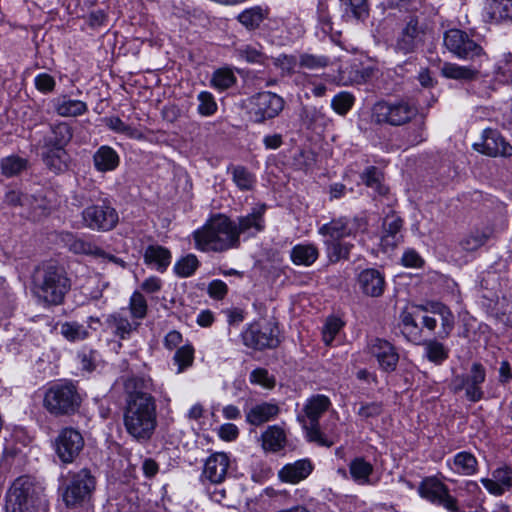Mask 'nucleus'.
<instances>
[{"mask_svg":"<svg viewBox=\"0 0 512 512\" xmlns=\"http://www.w3.org/2000/svg\"><path fill=\"white\" fill-rule=\"evenodd\" d=\"M151 380L129 377L124 381L126 406L123 422L127 433L137 442L149 441L157 427V405L150 393Z\"/></svg>","mask_w":512,"mask_h":512,"instance_id":"f257e3e1","label":"nucleus"},{"mask_svg":"<svg viewBox=\"0 0 512 512\" xmlns=\"http://www.w3.org/2000/svg\"><path fill=\"white\" fill-rule=\"evenodd\" d=\"M194 240L196 247L205 252H223L240 245L235 222L223 214L212 216L202 229L195 231Z\"/></svg>","mask_w":512,"mask_h":512,"instance_id":"f03ea898","label":"nucleus"},{"mask_svg":"<svg viewBox=\"0 0 512 512\" xmlns=\"http://www.w3.org/2000/svg\"><path fill=\"white\" fill-rule=\"evenodd\" d=\"M366 229V222L363 218H339L322 225L319 234L324 239L326 253L333 263L341 259H348L353 244L343 241L345 237L354 236L359 231Z\"/></svg>","mask_w":512,"mask_h":512,"instance_id":"7ed1b4c3","label":"nucleus"},{"mask_svg":"<svg viewBox=\"0 0 512 512\" xmlns=\"http://www.w3.org/2000/svg\"><path fill=\"white\" fill-rule=\"evenodd\" d=\"M47 499L44 488L30 476L18 477L7 493V512H44Z\"/></svg>","mask_w":512,"mask_h":512,"instance_id":"20e7f679","label":"nucleus"},{"mask_svg":"<svg viewBox=\"0 0 512 512\" xmlns=\"http://www.w3.org/2000/svg\"><path fill=\"white\" fill-rule=\"evenodd\" d=\"M70 289V281L62 268L47 265L34 276V295L47 305H59Z\"/></svg>","mask_w":512,"mask_h":512,"instance_id":"39448f33","label":"nucleus"},{"mask_svg":"<svg viewBox=\"0 0 512 512\" xmlns=\"http://www.w3.org/2000/svg\"><path fill=\"white\" fill-rule=\"evenodd\" d=\"M82 397L77 386L64 382L51 386L44 394L43 406L53 416H70L78 412Z\"/></svg>","mask_w":512,"mask_h":512,"instance_id":"423d86ee","label":"nucleus"},{"mask_svg":"<svg viewBox=\"0 0 512 512\" xmlns=\"http://www.w3.org/2000/svg\"><path fill=\"white\" fill-rule=\"evenodd\" d=\"M417 114L416 104L409 99L380 100L371 109V119L379 125L402 126L409 123Z\"/></svg>","mask_w":512,"mask_h":512,"instance_id":"0eeeda50","label":"nucleus"},{"mask_svg":"<svg viewBox=\"0 0 512 512\" xmlns=\"http://www.w3.org/2000/svg\"><path fill=\"white\" fill-rule=\"evenodd\" d=\"M330 400L324 395H316L310 398L304 407L305 414L310 421L309 426L304 425L309 441L320 446L331 447L338 441V434L326 436L321 432L319 418L328 410Z\"/></svg>","mask_w":512,"mask_h":512,"instance_id":"6e6552de","label":"nucleus"},{"mask_svg":"<svg viewBox=\"0 0 512 512\" xmlns=\"http://www.w3.org/2000/svg\"><path fill=\"white\" fill-rule=\"evenodd\" d=\"M95 488V478L88 469L68 473L62 484L66 506L74 507L88 499Z\"/></svg>","mask_w":512,"mask_h":512,"instance_id":"1a4fd4ad","label":"nucleus"},{"mask_svg":"<svg viewBox=\"0 0 512 512\" xmlns=\"http://www.w3.org/2000/svg\"><path fill=\"white\" fill-rule=\"evenodd\" d=\"M486 379V370L481 363H473L467 375H456L450 383V389L454 393L465 390L468 400L478 402L484 397L481 384Z\"/></svg>","mask_w":512,"mask_h":512,"instance_id":"9d476101","label":"nucleus"},{"mask_svg":"<svg viewBox=\"0 0 512 512\" xmlns=\"http://www.w3.org/2000/svg\"><path fill=\"white\" fill-rule=\"evenodd\" d=\"M420 496L450 512H463L457 499L450 495L448 487L436 477H426L418 487Z\"/></svg>","mask_w":512,"mask_h":512,"instance_id":"9b49d317","label":"nucleus"},{"mask_svg":"<svg viewBox=\"0 0 512 512\" xmlns=\"http://www.w3.org/2000/svg\"><path fill=\"white\" fill-rule=\"evenodd\" d=\"M444 45L459 58L473 60L484 55L483 48L460 29H450L444 35Z\"/></svg>","mask_w":512,"mask_h":512,"instance_id":"f8f14e48","label":"nucleus"},{"mask_svg":"<svg viewBox=\"0 0 512 512\" xmlns=\"http://www.w3.org/2000/svg\"><path fill=\"white\" fill-rule=\"evenodd\" d=\"M84 225L96 231H110L117 225L119 216L117 211L106 203L86 207L82 211Z\"/></svg>","mask_w":512,"mask_h":512,"instance_id":"ddd939ff","label":"nucleus"},{"mask_svg":"<svg viewBox=\"0 0 512 512\" xmlns=\"http://www.w3.org/2000/svg\"><path fill=\"white\" fill-rule=\"evenodd\" d=\"M84 448V438L72 427L63 428L55 439V452L64 464L73 463Z\"/></svg>","mask_w":512,"mask_h":512,"instance_id":"4468645a","label":"nucleus"},{"mask_svg":"<svg viewBox=\"0 0 512 512\" xmlns=\"http://www.w3.org/2000/svg\"><path fill=\"white\" fill-rule=\"evenodd\" d=\"M426 28L415 16H409L401 29L395 44L397 52L409 54L424 44Z\"/></svg>","mask_w":512,"mask_h":512,"instance_id":"2eb2a0df","label":"nucleus"},{"mask_svg":"<svg viewBox=\"0 0 512 512\" xmlns=\"http://www.w3.org/2000/svg\"><path fill=\"white\" fill-rule=\"evenodd\" d=\"M250 114L255 122L262 123L276 117L284 107V100L272 92H261L251 98Z\"/></svg>","mask_w":512,"mask_h":512,"instance_id":"dca6fc26","label":"nucleus"},{"mask_svg":"<svg viewBox=\"0 0 512 512\" xmlns=\"http://www.w3.org/2000/svg\"><path fill=\"white\" fill-rule=\"evenodd\" d=\"M243 341L247 347L258 350L276 348L279 344L278 329L270 322L252 325L243 333Z\"/></svg>","mask_w":512,"mask_h":512,"instance_id":"f3484780","label":"nucleus"},{"mask_svg":"<svg viewBox=\"0 0 512 512\" xmlns=\"http://www.w3.org/2000/svg\"><path fill=\"white\" fill-rule=\"evenodd\" d=\"M473 148L490 157H510L512 155V146L498 131L493 129L484 130L482 142L475 143Z\"/></svg>","mask_w":512,"mask_h":512,"instance_id":"a211bd4d","label":"nucleus"},{"mask_svg":"<svg viewBox=\"0 0 512 512\" xmlns=\"http://www.w3.org/2000/svg\"><path fill=\"white\" fill-rule=\"evenodd\" d=\"M371 353L384 371L391 372L396 369L399 355L390 342L379 338L375 339L371 344Z\"/></svg>","mask_w":512,"mask_h":512,"instance_id":"6ab92c4d","label":"nucleus"},{"mask_svg":"<svg viewBox=\"0 0 512 512\" xmlns=\"http://www.w3.org/2000/svg\"><path fill=\"white\" fill-rule=\"evenodd\" d=\"M402 219L394 212L389 213L382 223L381 245L387 251L394 249L402 240Z\"/></svg>","mask_w":512,"mask_h":512,"instance_id":"aec40b11","label":"nucleus"},{"mask_svg":"<svg viewBox=\"0 0 512 512\" xmlns=\"http://www.w3.org/2000/svg\"><path fill=\"white\" fill-rule=\"evenodd\" d=\"M266 211V205L261 204L254 207L246 216L238 217V222L235 223L236 234L240 238V234H247L254 236L264 229V213Z\"/></svg>","mask_w":512,"mask_h":512,"instance_id":"412c9836","label":"nucleus"},{"mask_svg":"<svg viewBox=\"0 0 512 512\" xmlns=\"http://www.w3.org/2000/svg\"><path fill=\"white\" fill-rule=\"evenodd\" d=\"M229 467V457L227 454L218 452L212 454L205 462L203 475L211 483H221L226 475Z\"/></svg>","mask_w":512,"mask_h":512,"instance_id":"4be33fe9","label":"nucleus"},{"mask_svg":"<svg viewBox=\"0 0 512 512\" xmlns=\"http://www.w3.org/2000/svg\"><path fill=\"white\" fill-rule=\"evenodd\" d=\"M62 241L66 247L75 254H84L95 257H105L106 253L98 247L94 242L76 237L72 233L62 234Z\"/></svg>","mask_w":512,"mask_h":512,"instance_id":"5701e85b","label":"nucleus"},{"mask_svg":"<svg viewBox=\"0 0 512 512\" xmlns=\"http://www.w3.org/2000/svg\"><path fill=\"white\" fill-rule=\"evenodd\" d=\"M358 282L363 293L368 296L378 297L384 291V277L376 269L363 270L358 276Z\"/></svg>","mask_w":512,"mask_h":512,"instance_id":"b1692460","label":"nucleus"},{"mask_svg":"<svg viewBox=\"0 0 512 512\" xmlns=\"http://www.w3.org/2000/svg\"><path fill=\"white\" fill-rule=\"evenodd\" d=\"M73 130L69 124L59 122L50 125V131L43 138V147L65 148L71 141ZM59 151V149H57Z\"/></svg>","mask_w":512,"mask_h":512,"instance_id":"393cba45","label":"nucleus"},{"mask_svg":"<svg viewBox=\"0 0 512 512\" xmlns=\"http://www.w3.org/2000/svg\"><path fill=\"white\" fill-rule=\"evenodd\" d=\"M313 466L309 460H298L285 465L278 473L281 481L287 483H298L306 479L312 472Z\"/></svg>","mask_w":512,"mask_h":512,"instance_id":"a878e982","label":"nucleus"},{"mask_svg":"<svg viewBox=\"0 0 512 512\" xmlns=\"http://www.w3.org/2000/svg\"><path fill=\"white\" fill-rule=\"evenodd\" d=\"M105 323L107 328L120 339H128L140 325V323L136 321L130 322L120 312L108 315Z\"/></svg>","mask_w":512,"mask_h":512,"instance_id":"bb28decb","label":"nucleus"},{"mask_svg":"<svg viewBox=\"0 0 512 512\" xmlns=\"http://www.w3.org/2000/svg\"><path fill=\"white\" fill-rule=\"evenodd\" d=\"M491 236V229H474L459 240L458 246L463 252L473 253L483 247Z\"/></svg>","mask_w":512,"mask_h":512,"instance_id":"cd10ccee","label":"nucleus"},{"mask_svg":"<svg viewBox=\"0 0 512 512\" xmlns=\"http://www.w3.org/2000/svg\"><path fill=\"white\" fill-rule=\"evenodd\" d=\"M53 107L58 115L62 117H76L87 112V104L80 100H72L66 96L53 100Z\"/></svg>","mask_w":512,"mask_h":512,"instance_id":"c85d7f7f","label":"nucleus"},{"mask_svg":"<svg viewBox=\"0 0 512 512\" xmlns=\"http://www.w3.org/2000/svg\"><path fill=\"white\" fill-rule=\"evenodd\" d=\"M144 261L148 265H154L158 271L164 272L171 263V253L163 246L149 245L144 253Z\"/></svg>","mask_w":512,"mask_h":512,"instance_id":"c756f323","label":"nucleus"},{"mask_svg":"<svg viewBox=\"0 0 512 512\" xmlns=\"http://www.w3.org/2000/svg\"><path fill=\"white\" fill-rule=\"evenodd\" d=\"M424 348V356L435 365H441L449 357V349L437 339H428L423 342H415Z\"/></svg>","mask_w":512,"mask_h":512,"instance_id":"7c9ffc66","label":"nucleus"},{"mask_svg":"<svg viewBox=\"0 0 512 512\" xmlns=\"http://www.w3.org/2000/svg\"><path fill=\"white\" fill-rule=\"evenodd\" d=\"M278 412L279 407L276 404L261 403L247 412L246 419L250 424L258 426L275 417Z\"/></svg>","mask_w":512,"mask_h":512,"instance_id":"2f4dec72","label":"nucleus"},{"mask_svg":"<svg viewBox=\"0 0 512 512\" xmlns=\"http://www.w3.org/2000/svg\"><path fill=\"white\" fill-rule=\"evenodd\" d=\"M94 165L98 171L106 172L114 170L119 164V156L109 146H101L93 157Z\"/></svg>","mask_w":512,"mask_h":512,"instance_id":"473e14b6","label":"nucleus"},{"mask_svg":"<svg viewBox=\"0 0 512 512\" xmlns=\"http://www.w3.org/2000/svg\"><path fill=\"white\" fill-rule=\"evenodd\" d=\"M228 172L232 175V181L241 191H251L256 184V178L246 167L231 165Z\"/></svg>","mask_w":512,"mask_h":512,"instance_id":"72a5a7b5","label":"nucleus"},{"mask_svg":"<svg viewBox=\"0 0 512 512\" xmlns=\"http://www.w3.org/2000/svg\"><path fill=\"white\" fill-rule=\"evenodd\" d=\"M452 468L461 475L471 476L477 472L478 461L472 453L462 451L454 456Z\"/></svg>","mask_w":512,"mask_h":512,"instance_id":"f704fd0d","label":"nucleus"},{"mask_svg":"<svg viewBox=\"0 0 512 512\" xmlns=\"http://www.w3.org/2000/svg\"><path fill=\"white\" fill-rule=\"evenodd\" d=\"M441 73L449 79L471 81L477 77L479 72L471 67L446 62L441 68Z\"/></svg>","mask_w":512,"mask_h":512,"instance_id":"c9c22d12","label":"nucleus"},{"mask_svg":"<svg viewBox=\"0 0 512 512\" xmlns=\"http://www.w3.org/2000/svg\"><path fill=\"white\" fill-rule=\"evenodd\" d=\"M285 442V433L278 426H271L262 434V446L265 450L277 452L284 447Z\"/></svg>","mask_w":512,"mask_h":512,"instance_id":"e433bc0d","label":"nucleus"},{"mask_svg":"<svg viewBox=\"0 0 512 512\" xmlns=\"http://www.w3.org/2000/svg\"><path fill=\"white\" fill-rule=\"evenodd\" d=\"M350 474L355 482L360 485L370 484V475L373 472V466L365 461L364 458L358 457L349 464Z\"/></svg>","mask_w":512,"mask_h":512,"instance_id":"4c0bfd02","label":"nucleus"},{"mask_svg":"<svg viewBox=\"0 0 512 512\" xmlns=\"http://www.w3.org/2000/svg\"><path fill=\"white\" fill-rule=\"evenodd\" d=\"M318 249L313 244L296 245L291 251V259L296 265L309 266L318 258Z\"/></svg>","mask_w":512,"mask_h":512,"instance_id":"58836bf2","label":"nucleus"},{"mask_svg":"<svg viewBox=\"0 0 512 512\" xmlns=\"http://www.w3.org/2000/svg\"><path fill=\"white\" fill-rule=\"evenodd\" d=\"M488 13L496 22L512 20V0H491Z\"/></svg>","mask_w":512,"mask_h":512,"instance_id":"ea45409f","label":"nucleus"},{"mask_svg":"<svg viewBox=\"0 0 512 512\" xmlns=\"http://www.w3.org/2000/svg\"><path fill=\"white\" fill-rule=\"evenodd\" d=\"M363 183L374 189L379 195L388 193V188L382 184V173L374 166L367 167L361 174Z\"/></svg>","mask_w":512,"mask_h":512,"instance_id":"a19ab883","label":"nucleus"},{"mask_svg":"<svg viewBox=\"0 0 512 512\" xmlns=\"http://www.w3.org/2000/svg\"><path fill=\"white\" fill-rule=\"evenodd\" d=\"M434 315L439 316L441 321V331L439 332V337L442 339L447 338L455 325V318L450 308L443 303H439L436 306V310H434Z\"/></svg>","mask_w":512,"mask_h":512,"instance_id":"79ce46f5","label":"nucleus"},{"mask_svg":"<svg viewBox=\"0 0 512 512\" xmlns=\"http://www.w3.org/2000/svg\"><path fill=\"white\" fill-rule=\"evenodd\" d=\"M28 161L17 155H11L1 160V171L6 177H13L27 168Z\"/></svg>","mask_w":512,"mask_h":512,"instance_id":"37998d69","label":"nucleus"},{"mask_svg":"<svg viewBox=\"0 0 512 512\" xmlns=\"http://www.w3.org/2000/svg\"><path fill=\"white\" fill-rule=\"evenodd\" d=\"M43 149L42 157L45 164L50 169L61 170L66 157L65 148H59V151L57 147H43Z\"/></svg>","mask_w":512,"mask_h":512,"instance_id":"c03bdc74","label":"nucleus"},{"mask_svg":"<svg viewBox=\"0 0 512 512\" xmlns=\"http://www.w3.org/2000/svg\"><path fill=\"white\" fill-rule=\"evenodd\" d=\"M265 19V13L261 7L247 9L238 15L239 22L247 29L254 30Z\"/></svg>","mask_w":512,"mask_h":512,"instance_id":"a18cd8bd","label":"nucleus"},{"mask_svg":"<svg viewBox=\"0 0 512 512\" xmlns=\"http://www.w3.org/2000/svg\"><path fill=\"white\" fill-rule=\"evenodd\" d=\"M416 312H409L407 310L402 311L400 315L401 324L403 326V334L411 341L416 342L420 339L418 325L415 320Z\"/></svg>","mask_w":512,"mask_h":512,"instance_id":"49530a36","label":"nucleus"},{"mask_svg":"<svg viewBox=\"0 0 512 512\" xmlns=\"http://www.w3.org/2000/svg\"><path fill=\"white\" fill-rule=\"evenodd\" d=\"M355 97L348 91H341L331 101V108L340 116H345L353 107Z\"/></svg>","mask_w":512,"mask_h":512,"instance_id":"de8ad7c7","label":"nucleus"},{"mask_svg":"<svg viewBox=\"0 0 512 512\" xmlns=\"http://www.w3.org/2000/svg\"><path fill=\"white\" fill-rule=\"evenodd\" d=\"M60 333L68 341L84 340L88 337V330L77 322H65L61 324Z\"/></svg>","mask_w":512,"mask_h":512,"instance_id":"09e8293b","label":"nucleus"},{"mask_svg":"<svg viewBox=\"0 0 512 512\" xmlns=\"http://www.w3.org/2000/svg\"><path fill=\"white\" fill-rule=\"evenodd\" d=\"M236 82V77L232 70L228 68L218 69L213 73L211 85L220 90H226L233 86Z\"/></svg>","mask_w":512,"mask_h":512,"instance_id":"8fccbe9b","label":"nucleus"},{"mask_svg":"<svg viewBox=\"0 0 512 512\" xmlns=\"http://www.w3.org/2000/svg\"><path fill=\"white\" fill-rule=\"evenodd\" d=\"M106 125L113 131L125 134L130 138L141 139L143 134L136 128L125 124L119 117H110L106 119Z\"/></svg>","mask_w":512,"mask_h":512,"instance_id":"3c124183","label":"nucleus"},{"mask_svg":"<svg viewBox=\"0 0 512 512\" xmlns=\"http://www.w3.org/2000/svg\"><path fill=\"white\" fill-rule=\"evenodd\" d=\"M199 265L197 257L193 254H189L181 258L174 266L175 273L180 277L191 276Z\"/></svg>","mask_w":512,"mask_h":512,"instance_id":"603ef678","label":"nucleus"},{"mask_svg":"<svg viewBox=\"0 0 512 512\" xmlns=\"http://www.w3.org/2000/svg\"><path fill=\"white\" fill-rule=\"evenodd\" d=\"M329 58L325 56H318L313 54L304 53L299 56V66L309 70H317L327 67Z\"/></svg>","mask_w":512,"mask_h":512,"instance_id":"864d4df0","label":"nucleus"},{"mask_svg":"<svg viewBox=\"0 0 512 512\" xmlns=\"http://www.w3.org/2000/svg\"><path fill=\"white\" fill-rule=\"evenodd\" d=\"M340 2L347 16L351 15L353 18L361 19L367 15L366 0H340Z\"/></svg>","mask_w":512,"mask_h":512,"instance_id":"5fc2aeb1","label":"nucleus"},{"mask_svg":"<svg viewBox=\"0 0 512 512\" xmlns=\"http://www.w3.org/2000/svg\"><path fill=\"white\" fill-rule=\"evenodd\" d=\"M129 309L134 319H143L147 314V302L140 292H134L130 298Z\"/></svg>","mask_w":512,"mask_h":512,"instance_id":"6e6d98bb","label":"nucleus"},{"mask_svg":"<svg viewBox=\"0 0 512 512\" xmlns=\"http://www.w3.org/2000/svg\"><path fill=\"white\" fill-rule=\"evenodd\" d=\"M198 101V113L202 116H211L217 111V103L210 92H201L198 95Z\"/></svg>","mask_w":512,"mask_h":512,"instance_id":"4d7b16f0","label":"nucleus"},{"mask_svg":"<svg viewBox=\"0 0 512 512\" xmlns=\"http://www.w3.org/2000/svg\"><path fill=\"white\" fill-rule=\"evenodd\" d=\"M193 354L194 350L191 346H183L176 351L174 361L178 365L179 373L192 365L194 358Z\"/></svg>","mask_w":512,"mask_h":512,"instance_id":"13d9d810","label":"nucleus"},{"mask_svg":"<svg viewBox=\"0 0 512 512\" xmlns=\"http://www.w3.org/2000/svg\"><path fill=\"white\" fill-rule=\"evenodd\" d=\"M343 326V322L336 317L329 318L323 328V340L327 345H330L334 340L336 334Z\"/></svg>","mask_w":512,"mask_h":512,"instance_id":"bf43d9fd","label":"nucleus"},{"mask_svg":"<svg viewBox=\"0 0 512 512\" xmlns=\"http://www.w3.org/2000/svg\"><path fill=\"white\" fill-rule=\"evenodd\" d=\"M383 412V404L381 402H361L358 409V416L367 420L381 415Z\"/></svg>","mask_w":512,"mask_h":512,"instance_id":"052dcab7","label":"nucleus"},{"mask_svg":"<svg viewBox=\"0 0 512 512\" xmlns=\"http://www.w3.org/2000/svg\"><path fill=\"white\" fill-rule=\"evenodd\" d=\"M33 201L31 204V209L34 213V218H40L42 216H47L50 213L51 206L45 197L42 196H31Z\"/></svg>","mask_w":512,"mask_h":512,"instance_id":"680f3d73","label":"nucleus"},{"mask_svg":"<svg viewBox=\"0 0 512 512\" xmlns=\"http://www.w3.org/2000/svg\"><path fill=\"white\" fill-rule=\"evenodd\" d=\"M55 85L54 78L48 73H41L35 77V86L42 93L52 92Z\"/></svg>","mask_w":512,"mask_h":512,"instance_id":"e2e57ef3","label":"nucleus"},{"mask_svg":"<svg viewBox=\"0 0 512 512\" xmlns=\"http://www.w3.org/2000/svg\"><path fill=\"white\" fill-rule=\"evenodd\" d=\"M251 382L260 384L265 388H273L275 385L274 379L269 377L266 369L258 368L251 373Z\"/></svg>","mask_w":512,"mask_h":512,"instance_id":"0e129e2a","label":"nucleus"},{"mask_svg":"<svg viewBox=\"0 0 512 512\" xmlns=\"http://www.w3.org/2000/svg\"><path fill=\"white\" fill-rule=\"evenodd\" d=\"M228 292V287L222 280H213L208 285V294L213 299H223Z\"/></svg>","mask_w":512,"mask_h":512,"instance_id":"69168bd1","label":"nucleus"},{"mask_svg":"<svg viewBox=\"0 0 512 512\" xmlns=\"http://www.w3.org/2000/svg\"><path fill=\"white\" fill-rule=\"evenodd\" d=\"M493 478L499 481L507 490L512 485V469L508 467L498 468L493 472Z\"/></svg>","mask_w":512,"mask_h":512,"instance_id":"338daca9","label":"nucleus"},{"mask_svg":"<svg viewBox=\"0 0 512 512\" xmlns=\"http://www.w3.org/2000/svg\"><path fill=\"white\" fill-rule=\"evenodd\" d=\"M27 200V196L16 190L7 191L4 199L5 203L10 206H23Z\"/></svg>","mask_w":512,"mask_h":512,"instance_id":"774afa93","label":"nucleus"}]
</instances>
